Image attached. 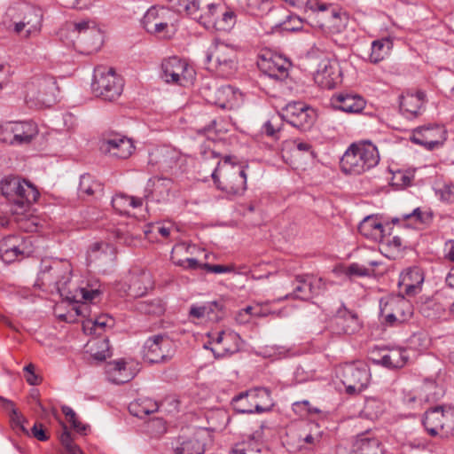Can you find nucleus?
<instances>
[{"instance_id":"23","label":"nucleus","mask_w":454,"mask_h":454,"mask_svg":"<svg viewBox=\"0 0 454 454\" xmlns=\"http://www.w3.org/2000/svg\"><path fill=\"white\" fill-rule=\"evenodd\" d=\"M239 336L232 332L226 333L222 331L217 333L215 340V344L218 346L216 348H212L215 357L231 355L239 349Z\"/></svg>"},{"instance_id":"36","label":"nucleus","mask_w":454,"mask_h":454,"mask_svg":"<svg viewBox=\"0 0 454 454\" xmlns=\"http://www.w3.org/2000/svg\"><path fill=\"white\" fill-rule=\"evenodd\" d=\"M14 145H22L29 144L35 137L37 130L36 127L32 122H14Z\"/></svg>"},{"instance_id":"25","label":"nucleus","mask_w":454,"mask_h":454,"mask_svg":"<svg viewBox=\"0 0 454 454\" xmlns=\"http://www.w3.org/2000/svg\"><path fill=\"white\" fill-rule=\"evenodd\" d=\"M99 291L97 289H87L85 287L77 288L72 297L67 296L68 300L77 303L73 309L76 316L83 317L90 316V306L86 301H90L99 295Z\"/></svg>"},{"instance_id":"6","label":"nucleus","mask_w":454,"mask_h":454,"mask_svg":"<svg viewBox=\"0 0 454 454\" xmlns=\"http://www.w3.org/2000/svg\"><path fill=\"white\" fill-rule=\"evenodd\" d=\"M205 60L208 69L223 78L232 76L238 69L237 51L233 46L224 43L210 46L206 51Z\"/></svg>"},{"instance_id":"35","label":"nucleus","mask_w":454,"mask_h":454,"mask_svg":"<svg viewBox=\"0 0 454 454\" xmlns=\"http://www.w3.org/2000/svg\"><path fill=\"white\" fill-rule=\"evenodd\" d=\"M159 410V403L149 397H141L133 402L129 405V413L140 419L154 413Z\"/></svg>"},{"instance_id":"40","label":"nucleus","mask_w":454,"mask_h":454,"mask_svg":"<svg viewBox=\"0 0 454 454\" xmlns=\"http://www.w3.org/2000/svg\"><path fill=\"white\" fill-rule=\"evenodd\" d=\"M107 372L110 376V380L116 384H124L133 378L126 368V362L122 359L109 363L107 365Z\"/></svg>"},{"instance_id":"18","label":"nucleus","mask_w":454,"mask_h":454,"mask_svg":"<svg viewBox=\"0 0 454 454\" xmlns=\"http://www.w3.org/2000/svg\"><path fill=\"white\" fill-rule=\"evenodd\" d=\"M330 102L334 109L348 114H359L366 105L362 96L351 92L335 93L332 96Z\"/></svg>"},{"instance_id":"61","label":"nucleus","mask_w":454,"mask_h":454,"mask_svg":"<svg viewBox=\"0 0 454 454\" xmlns=\"http://www.w3.org/2000/svg\"><path fill=\"white\" fill-rule=\"evenodd\" d=\"M372 361L373 364L384 366L387 369H393L392 368V359L391 355L389 352V349L387 348H380L377 352L372 353Z\"/></svg>"},{"instance_id":"45","label":"nucleus","mask_w":454,"mask_h":454,"mask_svg":"<svg viewBox=\"0 0 454 454\" xmlns=\"http://www.w3.org/2000/svg\"><path fill=\"white\" fill-rule=\"evenodd\" d=\"M78 192L80 194L92 196L103 192V184L93 176L86 173L80 177Z\"/></svg>"},{"instance_id":"51","label":"nucleus","mask_w":454,"mask_h":454,"mask_svg":"<svg viewBox=\"0 0 454 454\" xmlns=\"http://www.w3.org/2000/svg\"><path fill=\"white\" fill-rule=\"evenodd\" d=\"M264 444L254 437H249L247 441H244L236 445L231 450V454H247L248 452L260 453L264 451Z\"/></svg>"},{"instance_id":"22","label":"nucleus","mask_w":454,"mask_h":454,"mask_svg":"<svg viewBox=\"0 0 454 454\" xmlns=\"http://www.w3.org/2000/svg\"><path fill=\"white\" fill-rule=\"evenodd\" d=\"M335 324L338 326V333L345 334H354L361 328V324L357 314L348 310L345 306H341L336 313Z\"/></svg>"},{"instance_id":"26","label":"nucleus","mask_w":454,"mask_h":454,"mask_svg":"<svg viewBox=\"0 0 454 454\" xmlns=\"http://www.w3.org/2000/svg\"><path fill=\"white\" fill-rule=\"evenodd\" d=\"M426 94L423 91L407 93L400 98V109L407 118L417 117L425 104Z\"/></svg>"},{"instance_id":"64","label":"nucleus","mask_w":454,"mask_h":454,"mask_svg":"<svg viewBox=\"0 0 454 454\" xmlns=\"http://www.w3.org/2000/svg\"><path fill=\"white\" fill-rule=\"evenodd\" d=\"M171 260L176 265L183 267L186 270H196L199 268L202 269V264L199 262L197 259L194 258H186V259H176L174 251L172 252Z\"/></svg>"},{"instance_id":"60","label":"nucleus","mask_w":454,"mask_h":454,"mask_svg":"<svg viewBox=\"0 0 454 454\" xmlns=\"http://www.w3.org/2000/svg\"><path fill=\"white\" fill-rule=\"evenodd\" d=\"M444 417L442 420V429H441L440 435L442 437H448L454 433V409L449 408L443 410Z\"/></svg>"},{"instance_id":"34","label":"nucleus","mask_w":454,"mask_h":454,"mask_svg":"<svg viewBox=\"0 0 454 454\" xmlns=\"http://www.w3.org/2000/svg\"><path fill=\"white\" fill-rule=\"evenodd\" d=\"M69 29H72L74 33H77L78 35H83L84 36H89L94 39L91 49L89 51H97L100 48L102 44V36L99 29H98L95 26L90 27V21L82 20L80 22H74L68 24Z\"/></svg>"},{"instance_id":"24","label":"nucleus","mask_w":454,"mask_h":454,"mask_svg":"<svg viewBox=\"0 0 454 454\" xmlns=\"http://www.w3.org/2000/svg\"><path fill=\"white\" fill-rule=\"evenodd\" d=\"M241 97L242 94L238 89L224 85L215 90V99L212 102L221 108L231 109L239 104Z\"/></svg>"},{"instance_id":"52","label":"nucleus","mask_w":454,"mask_h":454,"mask_svg":"<svg viewBox=\"0 0 454 454\" xmlns=\"http://www.w3.org/2000/svg\"><path fill=\"white\" fill-rule=\"evenodd\" d=\"M289 6L298 9L303 10L307 12L310 10L312 12L316 11H325L326 4L319 3L317 0H283Z\"/></svg>"},{"instance_id":"63","label":"nucleus","mask_w":454,"mask_h":454,"mask_svg":"<svg viewBox=\"0 0 454 454\" xmlns=\"http://www.w3.org/2000/svg\"><path fill=\"white\" fill-rule=\"evenodd\" d=\"M14 135V123L13 121L6 122L0 125V140L3 143L14 145L15 142L12 139Z\"/></svg>"},{"instance_id":"41","label":"nucleus","mask_w":454,"mask_h":454,"mask_svg":"<svg viewBox=\"0 0 454 454\" xmlns=\"http://www.w3.org/2000/svg\"><path fill=\"white\" fill-rule=\"evenodd\" d=\"M237 22L236 12L224 4H220L218 17L214 28L218 31H230Z\"/></svg>"},{"instance_id":"47","label":"nucleus","mask_w":454,"mask_h":454,"mask_svg":"<svg viewBox=\"0 0 454 454\" xmlns=\"http://www.w3.org/2000/svg\"><path fill=\"white\" fill-rule=\"evenodd\" d=\"M114 325V319L108 315H101L94 319H87L83 322L82 327L84 332L89 331L90 333L99 334L97 333L98 329L105 330L106 327H113Z\"/></svg>"},{"instance_id":"50","label":"nucleus","mask_w":454,"mask_h":454,"mask_svg":"<svg viewBox=\"0 0 454 454\" xmlns=\"http://www.w3.org/2000/svg\"><path fill=\"white\" fill-rule=\"evenodd\" d=\"M239 5L251 15L258 16L269 11L271 0H238Z\"/></svg>"},{"instance_id":"48","label":"nucleus","mask_w":454,"mask_h":454,"mask_svg":"<svg viewBox=\"0 0 454 454\" xmlns=\"http://www.w3.org/2000/svg\"><path fill=\"white\" fill-rule=\"evenodd\" d=\"M137 311L153 316H160L165 311V306L160 299L139 301L136 304Z\"/></svg>"},{"instance_id":"49","label":"nucleus","mask_w":454,"mask_h":454,"mask_svg":"<svg viewBox=\"0 0 454 454\" xmlns=\"http://www.w3.org/2000/svg\"><path fill=\"white\" fill-rule=\"evenodd\" d=\"M171 7L179 13L193 17L199 12L201 0H168Z\"/></svg>"},{"instance_id":"4","label":"nucleus","mask_w":454,"mask_h":454,"mask_svg":"<svg viewBox=\"0 0 454 454\" xmlns=\"http://www.w3.org/2000/svg\"><path fill=\"white\" fill-rule=\"evenodd\" d=\"M5 16L6 19H9V21H4L7 27L16 34H20L25 30V37L38 32L42 26V10L30 4H22L11 6Z\"/></svg>"},{"instance_id":"62","label":"nucleus","mask_w":454,"mask_h":454,"mask_svg":"<svg viewBox=\"0 0 454 454\" xmlns=\"http://www.w3.org/2000/svg\"><path fill=\"white\" fill-rule=\"evenodd\" d=\"M392 368L398 369L403 367L408 361L407 350L405 348H391L389 349Z\"/></svg>"},{"instance_id":"56","label":"nucleus","mask_w":454,"mask_h":454,"mask_svg":"<svg viewBox=\"0 0 454 454\" xmlns=\"http://www.w3.org/2000/svg\"><path fill=\"white\" fill-rule=\"evenodd\" d=\"M206 318L210 321L218 322L224 317V305L221 301H214L205 304Z\"/></svg>"},{"instance_id":"53","label":"nucleus","mask_w":454,"mask_h":454,"mask_svg":"<svg viewBox=\"0 0 454 454\" xmlns=\"http://www.w3.org/2000/svg\"><path fill=\"white\" fill-rule=\"evenodd\" d=\"M315 120V112L308 105L306 109H303L297 118H294L290 124L301 129H307L312 126Z\"/></svg>"},{"instance_id":"44","label":"nucleus","mask_w":454,"mask_h":454,"mask_svg":"<svg viewBox=\"0 0 454 454\" xmlns=\"http://www.w3.org/2000/svg\"><path fill=\"white\" fill-rule=\"evenodd\" d=\"M419 402H436L443 395V389L434 381L427 380L419 387Z\"/></svg>"},{"instance_id":"7","label":"nucleus","mask_w":454,"mask_h":454,"mask_svg":"<svg viewBox=\"0 0 454 454\" xmlns=\"http://www.w3.org/2000/svg\"><path fill=\"white\" fill-rule=\"evenodd\" d=\"M380 312L387 325L397 326L412 317L414 309L403 295H390L380 299Z\"/></svg>"},{"instance_id":"19","label":"nucleus","mask_w":454,"mask_h":454,"mask_svg":"<svg viewBox=\"0 0 454 454\" xmlns=\"http://www.w3.org/2000/svg\"><path fill=\"white\" fill-rule=\"evenodd\" d=\"M171 181L168 178L153 176L145 185L144 198L147 200L161 202L168 200Z\"/></svg>"},{"instance_id":"15","label":"nucleus","mask_w":454,"mask_h":454,"mask_svg":"<svg viewBox=\"0 0 454 454\" xmlns=\"http://www.w3.org/2000/svg\"><path fill=\"white\" fill-rule=\"evenodd\" d=\"M315 82L322 89L332 90L341 82V71L336 59L324 58L314 74Z\"/></svg>"},{"instance_id":"54","label":"nucleus","mask_w":454,"mask_h":454,"mask_svg":"<svg viewBox=\"0 0 454 454\" xmlns=\"http://www.w3.org/2000/svg\"><path fill=\"white\" fill-rule=\"evenodd\" d=\"M303 20L297 15L289 14L286 15L285 20L276 23L275 27H279L283 31L294 32L302 29Z\"/></svg>"},{"instance_id":"21","label":"nucleus","mask_w":454,"mask_h":454,"mask_svg":"<svg viewBox=\"0 0 454 454\" xmlns=\"http://www.w3.org/2000/svg\"><path fill=\"white\" fill-rule=\"evenodd\" d=\"M423 282L424 274L422 270L419 267H411L402 272L399 286L407 295L413 296L421 290Z\"/></svg>"},{"instance_id":"5","label":"nucleus","mask_w":454,"mask_h":454,"mask_svg":"<svg viewBox=\"0 0 454 454\" xmlns=\"http://www.w3.org/2000/svg\"><path fill=\"white\" fill-rule=\"evenodd\" d=\"M72 266L67 260L44 258L41 261L37 281L40 286L55 288L61 295L71 280Z\"/></svg>"},{"instance_id":"37","label":"nucleus","mask_w":454,"mask_h":454,"mask_svg":"<svg viewBox=\"0 0 454 454\" xmlns=\"http://www.w3.org/2000/svg\"><path fill=\"white\" fill-rule=\"evenodd\" d=\"M114 209L120 215H128L129 208L139 207L143 204V199L129 196L125 193H117L112 199Z\"/></svg>"},{"instance_id":"12","label":"nucleus","mask_w":454,"mask_h":454,"mask_svg":"<svg viewBox=\"0 0 454 454\" xmlns=\"http://www.w3.org/2000/svg\"><path fill=\"white\" fill-rule=\"evenodd\" d=\"M270 397V392L269 389L264 387H259L251 389L232 398V405L235 411L242 414H251L254 411L262 413L270 410L271 404L269 403L267 406H262L259 399L266 398L269 401Z\"/></svg>"},{"instance_id":"43","label":"nucleus","mask_w":454,"mask_h":454,"mask_svg":"<svg viewBox=\"0 0 454 454\" xmlns=\"http://www.w3.org/2000/svg\"><path fill=\"white\" fill-rule=\"evenodd\" d=\"M392 45V42L387 38L373 41L369 56L370 62L377 64L383 60L389 54Z\"/></svg>"},{"instance_id":"59","label":"nucleus","mask_w":454,"mask_h":454,"mask_svg":"<svg viewBox=\"0 0 454 454\" xmlns=\"http://www.w3.org/2000/svg\"><path fill=\"white\" fill-rule=\"evenodd\" d=\"M59 440L68 454H83L80 447L74 442V438L67 427H63V432L59 436Z\"/></svg>"},{"instance_id":"8","label":"nucleus","mask_w":454,"mask_h":454,"mask_svg":"<svg viewBox=\"0 0 454 454\" xmlns=\"http://www.w3.org/2000/svg\"><path fill=\"white\" fill-rule=\"evenodd\" d=\"M93 92L97 97L106 101L117 99L123 90V80L117 75L114 68L98 67L94 71L91 83Z\"/></svg>"},{"instance_id":"31","label":"nucleus","mask_w":454,"mask_h":454,"mask_svg":"<svg viewBox=\"0 0 454 454\" xmlns=\"http://www.w3.org/2000/svg\"><path fill=\"white\" fill-rule=\"evenodd\" d=\"M288 65V62L281 57H274L262 59L261 67L270 77L281 80L287 75Z\"/></svg>"},{"instance_id":"13","label":"nucleus","mask_w":454,"mask_h":454,"mask_svg":"<svg viewBox=\"0 0 454 454\" xmlns=\"http://www.w3.org/2000/svg\"><path fill=\"white\" fill-rule=\"evenodd\" d=\"M99 151L110 158L126 160L135 151V145L133 140L124 135L106 134L99 142Z\"/></svg>"},{"instance_id":"17","label":"nucleus","mask_w":454,"mask_h":454,"mask_svg":"<svg viewBox=\"0 0 454 454\" xmlns=\"http://www.w3.org/2000/svg\"><path fill=\"white\" fill-rule=\"evenodd\" d=\"M444 130L439 125L429 124L415 129L411 137V142L427 148L434 150L442 144Z\"/></svg>"},{"instance_id":"27","label":"nucleus","mask_w":454,"mask_h":454,"mask_svg":"<svg viewBox=\"0 0 454 454\" xmlns=\"http://www.w3.org/2000/svg\"><path fill=\"white\" fill-rule=\"evenodd\" d=\"M38 91L32 95L41 104L51 106L56 101L57 83L51 77L37 80Z\"/></svg>"},{"instance_id":"14","label":"nucleus","mask_w":454,"mask_h":454,"mask_svg":"<svg viewBox=\"0 0 454 454\" xmlns=\"http://www.w3.org/2000/svg\"><path fill=\"white\" fill-rule=\"evenodd\" d=\"M143 352L148 363H164L174 356L173 342L167 334H156L146 340Z\"/></svg>"},{"instance_id":"32","label":"nucleus","mask_w":454,"mask_h":454,"mask_svg":"<svg viewBox=\"0 0 454 454\" xmlns=\"http://www.w3.org/2000/svg\"><path fill=\"white\" fill-rule=\"evenodd\" d=\"M443 408L442 406H435L429 409L425 412L422 420L423 426L426 430L433 436L440 434L442 429V420H443Z\"/></svg>"},{"instance_id":"29","label":"nucleus","mask_w":454,"mask_h":454,"mask_svg":"<svg viewBox=\"0 0 454 454\" xmlns=\"http://www.w3.org/2000/svg\"><path fill=\"white\" fill-rule=\"evenodd\" d=\"M358 231L364 237L380 242L383 239L386 226H383L378 218L367 216L358 225Z\"/></svg>"},{"instance_id":"2","label":"nucleus","mask_w":454,"mask_h":454,"mask_svg":"<svg viewBox=\"0 0 454 454\" xmlns=\"http://www.w3.org/2000/svg\"><path fill=\"white\" fill-rule=\"evenodd\" d=\"M380 161L378 148L371 141L351 144L340 159L341 170L349 175H361L376 167Z\"/></svg>"},{"instance_id":"39","label":"nucleus","mask_w":454,"mask_h":454,"mask_svg":"<svg viewBox=\"0 0 454 454\" xmlns=\"http://www.w3.org/2000/svg\"><path fill=\"white\" fill-rule=\"evenodd\" d=\"M221 4H207L206 7H200L199 12L193 17L207 28H214L218 17Z\"/></svg>"},{"instance_id":"55","label":"nucleus","mask_w":454,"mask_h":454,"mask_svg":"<svg viewBox=\"0 0 454 454\" xmlns=\"http://www.w3.org/2000/svg\"><path fill=\"white\" fill-rule=\"evenodd\" d=\"M306 106L307 105L303 102H290L282 109L281 116L283 120L290 123L303 109H306Z\"/></svg>"},{"instance_id":"30","label":"nucleus","mask_w":454,"mask_h":454,"mask_svg":"<svg viewBox=\"0 0 454 454\" xmlns=\"http://www.w3.org/2000/svg\"><path fill=\"white\" fill-rule=\"evenodd\" d=\"M21 242L17 236H7L0 241V254L4 262H12L23 254Z\"/></svg>"},{"instance_id":"11","label":"nucleus","mask_w":454,"mask_h":454,"mask_svg":"<svg viewBox=\"0 0 454 454\" xmlns=\"http://www.w3.org/2000/svg\"><path fill=\"white\" fill-rule=\"evenodd\" d=\"M292 287L293 291L280 298L279 301L290 299L309 301L314 296L319 295L325 288V282L321 278L309 274L295 276L292 281Z\"/></svg>"},{"instance_id":"3","label":"nucleus","mask_w":454,"mask_h":454,"mask_svg":"<svg viewBox=\"0 0 454 454\" xmlns=\"http://www.w3.org/2000/svg\"><path fill=\"white\" fill-rule=\"evenodd\" d=\"M3 196L20 209L27 210L40 196L37 188L28 180L9 175L0 181Z\"/></svg>"},{"instance_id":"9","label":"nucleus","mask_w":454,"mask_h":454,"mask_svg":"<svg viewBox=\"0 0 454 454\" xmlns=\"http://www.w3.org/2000/svg\"><path fill=\"white\" fill-rule=\"evenodd\" d=\"M175 13L165 6H152L145 13L141 22L150 34L161 38L169 37V28L173 26Z\"/></svg>"},{"instance_id":"46","label":"nucleus","mask_w":454,"mask_h":454,"mask_svg":"<svg viewBox=\"0 0 454 454\" xmlns=\"http://www.w3.org/2000/svg\"><path fill=\"white\" fill-rule=\"evenodd\" d=\"M0 400H2L4 409L10 412V420L12 427L18 431L23 432L25 434L29 436L30 434L28 430H27L23 425L25 422V418L18 411V409H16L13 402L2 397H0Z\"/></svg>"},{"instance_id":"33","label":"nucleus","mask_w":454,"mask_h":454,"mask_svg":"<svg viewBox=\"0 0 454 454\" xmlns=\"http://www.w3.org/2000/svg\"><path fill=\"white\" fill-rule=\"evenodd\" d=\"M380 447V442L379 439L372 436L370 432H365L356 436L353 443V452L377 454L379 450L382 452Z\"/></svg>"},{"instance_id":"28","label":"nucleus","mask_w":454,"mask_h":454,"mask_svg":"<svg viewBox=\"0 0 454 454\" xmlns=\"http://www.w3.org/2000/svg\"><path fill=\"white\" fill-rule=\"evenodd\" d=\"M432 220V215L422 211L419 207L413 209L411 213L402 214L393 217L391 223L395 225L403 227H417L418 224H425Z\"/></svg>"},{"instance_id":"58","label":"nucleus","mask_w":454,"mask_h":454,"mask_svg":"<svg viewBox=\"0 0 454 454\" xmlns=\"http://www.w3.org/2000/svg\"><path fill=\"white\" fill-rule=\"evenodd\" d=\"M386 251L400 252L403 248V239L397 235H391V233L383 234L382 240L379 242Z\"/></svg>"},{"instance_id":"38","label":"nucleus","mask_w":454,"mask_h":454,"mask_svg":"<svg viewBox=\"0 0 454 454\" xmlns=\"http://www.w3.org/2000/svg\"><path fill=\"white\" fill-rule=\"evenodd\" d=\"M173 448L175 454H204L206 451L205 443L197 438L184 440L179 437Z\"/></svg>"},{"instance_id":"42","label":"nucleus","mask_w":454,"mask_h":454,"mask_svg":"<svg viewBox=\"0 0 454 454\" xmlns=\"http://www.w3.org/2000/svg\"><path fill=\"white\" fill-rule=\"evenodd\" d=\"M446 307L447 305L440 301V296L438 295L423 302L420 305V312L425 317L436 319L444 314Z\"/></svg>"},{"instance_id":"20","label":"nucleus","mask_w":454,"mask_h":454,"mask_svg":"<svg viewBox=\"0 0 454 454\" xmlns=\"http://www.w3.org/2000/svg\"><path fill=\"white\" fill-rule=\"evenodd\" d=\"M318 16L317 26L321 28L330 29L333 33L341 32L346 27L347 18L331 5L326 4L325 11H317Z\"/></svg>"},{"instance_id":"10","label":"nucleus","mask_w":454,"mask_h":454,"mask_svg":"<svg viewBox=\"0 0 454 454\" xmlns=\"http://www.w3.org/2000/svg\"><path fill=\"white\" fill-rule=\"evenodd\" d=\"M196 73L189 64L178 57H170L161 63L160 77L167 83H173L180 86L192 84Z\"/></svg>"},{"instance_id":"1","label":"nucleus","mask_w":454,"mask_h":454,"mask_svg":"<svg viewBox=\"0 0 454 454\" xmlns=\"http://www.w3.org/2000/svg\"><path fill=\"white\" fill-rule=\"evenodd\" d=\"M202 156L205 160H216V167L211 176L218 189L232 195H240L246 191L247 174L241 166L231 164L230 157H225L221 162L218 160L219 154L212 150L204 151Z\"/></svg>"},{"instance_id":"57","label":"nucleus","mask_w":454,"mask_h":454,"mask_svg":"<svg viewBox=\"0 0 454 454\" xmlns=\"http://www.w3.org/2000/svg\"><path fill=\"white\" fill-rule=\"evenodd\" d=\"M146 433L152 437H160L167 432V424L163 419H150L145 425Z\"/></svg>"},{"instance_id":"16","label":"nucleus","mask_w":454,"mask_h":454,"mask_svg":"<svg viewBox=\"0 0 454 454\" xmlns=\"http://www.w3.org/2000/svg\"><path fill=\"white\" fill-rule=\"evenodd\" d=\"M342 383L348 394L362 392L369 383L368 370L360 368L353 364H346L342 368Z\"/></svg>"}]
</instances>
